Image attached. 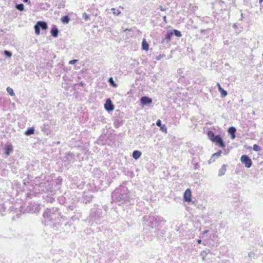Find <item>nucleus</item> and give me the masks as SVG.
<instances>
[{
  "label": "nucleus",
  "mask_w": 263,
  "mask_h": 263,
  "mask_svg": "<svg viewBox=\"0 0 263 263\" xmlns=\"http://www.w3.org/2000/svg\"><path fill=\"white\" fill-rule=\"evenodd\" d=\"M240 161L247 168H250L252 165L251 158L247 155H243L240 157Z\"/></svg>",
  "instance_id": "obj_6"
},
{
  "label": "nucleus",
  "mask_w": 263,
  "mask_h": 263,
  "mask_svg": "<svg viewBox=\"0 0 263 263\" xmlns=\"http://www.w3.org/2000/svg\"><path fill=\"white\" fill-rule=\"evenodd\" d=\"M34 128L33 127H29L27 129V130L25 132V135L26 136H30L31 135L34 134Z\"/></svg>",
  "instance_id": "obj_19"
},
{
  "label": "nucleus",
  "mask_w": 263,
  "mask_h": 263,
  "mask_svg": "<svg viewBox=\"0 0 263 263\" xmlns=\"http://www.w3.org/2000/svg\"><path fill=\"white\" fill-rule=\"evenodd\" d=\"M173 36V33L171 31H168L165 34L164 39L163 40L162 43H168L170 42L171 37Z\"/></svg>",
  "instance_id": "obj_11"
},
{
  "label": "nucleus",
  "mask_w": 263,
  "mask_h": 263,
  "mask_svg": "<svg viewBox=\"0 0 263 263\" xmlns=\"http://www.w3.org/2000/svg\"><path fill=\"white\" fill-rule=\"evenodd\" d=\"M83 18L85 20H87L89 18V15L87 14L86 12H84L82 14Z\"/></svg>",
  "instance_id": "obj_33"
},
{
  "label": "nucleus",
  "mask_w": 263,
  "mask_h": 263,
  "mask_svg": "<svg viewBox=\"0 0 263 263\" xmlns=\"http://www.w3.org/2000/svg\"><path fill=\"white\" fill-rule=\"evenodd\" d=\"M157 60H160V57H157Z\"/></svg>",
  "instance_id": "obj_43"
},
{
  "label": "nucleus",
  "mask_w": 263,
  "mask_h": 263,
  "mask_svg": "<svg viewBox=\"0 0 263 263\" xmlns=\"http://www.w3.org/2000/svg\"><path fill=\"white\" fill-rule=\"evenodd\" d=\"M236 131V129L235 127L231 126L229 127L228 132L231 135V137L232 139H234L235 138V133Z\"/></svg>",
  "instance_id": "obj_16"
},
{
  "label": "nucleus",
  "mask_w": 263,
  "mask_h": 263,
  "mask_svg": "<svg viewBox=\"0 0 263 263\" xmlns=\"http://www.w3.org/2000/svg\"><path fill=\"white\" fill-rule=\"evenodd\" d=\"M51 35L54 37H57L59 34V29L55 25H53L50 30Z\"/></svg>",
  "instance_id": "obj_14"
},
{
  "label": "nucleus",
  "mask_w": 263,
  "mask_h": 263,
  "mask_svg": "<svg viewBox=\"0 0 263 263\" xmlns=\"http://www.w3.org/2000/svg\"><path fill=\"white\" fill-rule=\"evenodd\" d=\"M192 193L190 189H187L183 194V200L185 202L191 201Z\"/></svg>",
  "instance_id": "obj_10"
},
{
  "label": "nucleus",
  "mask_w": 263,
  "mask_h": 263,
  "mask_svg": "<svg viewBox=\"0 0 263 263\" xmlns=\"http://www.w3.org/2000/svg\"><path fill=\"white\" fill-rule=\"evenodd\" d=\"M108 82L109 83V84L113 87L116 88L117 87V84L115 82L112 77H110L108 78Z\"/></svg>",
  "instance_id": "obj_22"
},
{
  "label": "nucleus",
  "mask_w": 263,
  "mask_h": 263,
  "mask_svg": "<svg viewBox=\"0 0 263 263\" xmlns=\"http://www.w3.org/2000/svg\"><path fill=\"white\" fill-rule=\"evenodd\" d=\"M111 11L114 14L116 15H119L121 13V11L116 8H112Z\"/></svg>",
  "instance_id": "obj_31"
},
{
  "label": "nucleus",
  "mask_w": 263,
  "mask_h": 263,
  "mask_svg": "<svg viewBox=\"0 0 263 263\" xmlns=\"http://www.w3.org/2000/svg\"><path fill=\"white\" fill-rule=\"evenodd\" d=\"M77 61H78V60H75V59L73 60H71L69 62V64L70 65H72V64H75Z\"/></svg>",
  "instance_id": "obj_34"
},
{
  "label": "nucleus",
  "mask_w": 263,
  "mask_h": 263,
  "mask_svg": "<svg viewBox=\"0 0 263 263\" xmlns=\"http://www.w3.org/2000/svg\"><path fill=\"white\" fill-rule=\"evenodd\" d=\"M160 10H161V11H164V8H163V7H162V6H160Z\"/></svg>",
  "instance_id": "obj_38"
},
{
  "label": "nucleus",
  "mask_w": 263,
  "mask_h": 263,
  "mask_svg": "<svg viewBox=\"0 0 263 263\" xmlns=\"http://www.w3.org/2000/svg\"><path fill=\"white\" fill-rule=\"evenodd\" d=\"M140 101L143 106H147L152 103V99L148 97L143 96L141 98Z\"/></svg>",
  "instance_id": "obj_9"
},
{
  "label": "nucleus",
  "mask_w": 263,
  "mask_h": 263,
  "mask_svg": "<svg viewBox=\"0 0 263 263\" xmlns=\"http://www.w3.org/2000/svg\"><path fill=\"white\" fill-rule=\"evenodd\" d=\"M253 149L255 152H259L261 148L258 145L255 144L253 146Z\"/></svg>",
  "instance_id": "obj_29"
},
{
  "label": "nucleus",
  "mask_w": 263,
  "mask_h": 263,
  "mask_svg": "<svg viewBox=\"0 0 263 263\" xmlns=\"http://www.w3.org/2000/svg\"><path fill=\"white\" fill-rule=\"evenodd\" d=\"M259 2L260 3H261L262 2H263V0H259Z\"/></svg>",
  "instance_id": "obj_39"
},
{
  "label": "nucleus",
  "mask_w": 263,
  "mask_h": 263,
  "mask_svg": "<svg viewBox=\"0 0 263 263\" xmlns=\"http://www.w3.org/2000/svg\"><path fill=\"white\" fill-rule=\"evenodd\" d=\"M35 33L37 35L40 33V30H46L48 28L47 23L45 21H38L34 26Z\"/></svg>",
  "instance_id": "obj_5"
},
{
  "label": "nucleus",
  "mask_w": 263,
  "mask_h": 263,
  "mask_svg": "<svg viewBox=\"0 0 263 263\" xmlns=\"http://www.w3.org/2000/svg\"><path fill=\"white\" fill-rule=\"evenodd\" d=\"M163 18L164 21L166 22V16H164L163 17Z\"/></svg>",
  "instance_id": "obj_37"
},
{
  "label": "nucleus",
  "mask_w": 263,
  "mask_h": 263,
  "mask_svg": "<svg viewBox=\"0 0 263 263\" xmlns=\"http://www.w3.org/2000/svg\"><path fill=\"white\" fill-rule=\"evenodd\" d=\"M251 252L249 253V254H248L249 256H251Z\"/></svg>",
  "instance_id": "obj_41"
},
{
  "label": "nucleus",
  "mask_w": 263,
  "mask_h": 263,
  "mask_svg": "<svg viewBox=\"0 0 263 263\" xmlns=\"http://www.w3.org/2000/svg\"><path fill=\"white\" fill-rule=\"evenodd\" d=\"M60 215V213L59 212V209L57 208H47L43 213V217L52 222L57 221V219L59 218Z\"/></svg>",
  "instance_id": "obj_3"
},
{
  "label": "nucleus",
  "mask_w": 263,
  "mask_h": 263,
  "mask_svg": "<svg viewBox=\"0 0 263 263\" xmlns=\"http://www.w3.org/2000/svg\"><path fill=\"white\" fill-rule=\"evenodd\" d=\"M61 21L64 24H68L70 21V18L68 15H64L61 17Z\"/></svg>",
  "instance_id": "obj_21"
},
{
  "label": "nucleus",
  "mask_w": 263,
  "mask_h": 263,
  "mask_svg": "<svg viewBox=\"0 0 263 263\" xmlns=\"http://www.w3.org/2000/svg\"><path fill=\"white\" fill-rule=\"evenodd\" d=\"M96 209L95 208L92 209L91 210V212L90 213L89 217L91 219H93L96 218Z\"/></svg>",
  "instance_id": "obj_27"
},
{
  "label": "nucleus",
  "mask_w": 263,
  "mask_h": 263,
  "mask_svg": "<svg viewBox=\"0 0 263 263\" xmlns=\"http://www.w3.org/2000/svg\"><path fill=\"white\" fill-rule=\"evenodd\" d=\"M157 60H160V57H157Z\"/></svg>",
  "instance_id": "obj_42"
},
{
  "label": "nucleus",
  "mask_w": 263,
  "mask_h": 263,
  "mask_svg": "<svg viewBox=\"0 0 263 263\" xmlns=\"http://www.w3.org/2000/svg\"><path fill=\"white\" fill-rule=\"evenodd\" d=\"M197 243H198V244H200V243H201V239H198V240H197Z\"/></svg>",
  "instance_id": "obj_36"
},
{
  "label": "nucleus",
  "mask_w": 263,
  "mask_h": 263,
  "mask_svg": "<svg viewBox=\"0 0 263 263\" xmlns=\"http://www.w3.org/2000/svg\"><path fill=\"white\" fill-rule=\"evenodd\" d=\"M4 54L6 57H8V58H10L12 55V52L9 50H5L4 51Z\"/></svg>",
  "instance_id": "obj_30"
},
{
  "label": "nucleus",
  "mask_w": 263,
  "mask_h": 263,
  "mask_svg": "<svg viewBox=\"0 0 263 263\" xmlns=\"http://www.w3.org/2000/svg\"><path fill=\"white\" fill-rule=\"evenodd\" d=\"M207 135L209 139L216 145L219 146L221 148H224L226 144L220 135H215L214 132L212 130H209L207 133Z\"/></svg>",
  "instance_id": "obj_4"
},
{
  "label": "nucleus",
  "mask_w": 263,
  "mask_h": 263,
  "mask_svg": "<svg viewBox=\"0 0 263 263\" xmlns=\"http://www.w3.org/2000/svg\"><path fill=\"white\" fill-rule=\"evenodd\" d=\"M236 26V24H234L233 27H235Z\"/></svg>",
  "instance_id": "obj_44"
},
{
  "label": "nucleus",
  "mask_w": 263,
  "mask_h": 263,
  "mask_svg": "<svg viewBox=\"0 0 263 263\" xmlns=\"http://www.w3.org/2000/svg\"><path fill=\"white\" fill-rule=\"evenodd\" d=\"M216 85H217V86L218 87V90L220 92L221 97L224 98L225 97H226L227 96V95H228L227 91L226 90H224L221 87V85H220V84L219 83H217Z\"/></svg>",
  "instance_id": "obj_13"
},
{
  "label": "nucleus",
  "mask_w": 263,
  "mask_h": 263,
  "mask_svg": "<svg viewBox=\"0 0 263 263\" xmlns=\"http://www.w3.org/2000/svg\"><path fill=\"white\" fill-rule=\"evenodd\" d=\"M7 92L11 96H14L15 93L14 92V91L13 90L12 88L9 87H8L7 88Z\"/></svg>",
  "instance_id": "obj_28"
},
{
  "label": "nucleus",
  "mask_w": 263,
  "mask_h": 263,
  "mask_svg": "<svg viewBox=\"0 0 263 263\" xmlns=\"http://www.w3.org/2000/svg\"><path fill=\"white\" fill-rule=\"evenodd\" d=\"M48 125H45V124H44L43 125V127L42 128V130L45 133H46V134L48 135Z\"/></svg>",
  "instance_id": "obj_32"
},
{
  "label": "nucleus",
  "mask_w": 263,
  "mask_h": 263,
  "mask_svg": "<svg viewBox=\"0 0 263 263\" xmlns=\"http://www.w3.org/2000/svg\"><path fill=\"white\" fill-rule=\"evenodd\" d=\"M104 108L108 111H112L115 109L114 105L109 98L106 99Z\"/></svg>",
  "instance_id": "obj_8"
},
{
  "label": "nucleus",
  "mask_w": 263,
  "mask_h": 263,
  "mask_svg": "<svg viewBox=\"0 0 263 263\" xmlns=\"http://www.w3.org/2000/svg\"><path fill=\"white\" fill-rule=\"evenodd\" d=\"M12 151V147L11 145H8L5 149V154L7 156H9L11 152Z\"/></svg>",
  "instance_id": "obj_25"
},
{
  "label": "nucleus",
  "mask_w": 263,
  "mask_h": 263,
  "mask_svg": "<svg viewBox=\"0 0 263 263\" xmlns=\"http://www.w3.org/2000/svg\"><path fill=\"white\" fill-rule=\"evenodd\" d=\"M127 189L125 186H121L120 189L116 190L112 193V197H115L117 202L123 203L128 199V194L126 192Z\"/></svg>",
  "instance_id": "obj_2"
},
{
  "label": "nucleus",
  "mask_w": 263,
  "mask_h": 263,
  "mask_svg": "<svg viewBox=\"0 0 263 263\" xmlns=\"http://www.w3.org/2000/svg\"><path fill=\"white\" fill-rule=\"evenodd\" d=\"M209 232V231L208 230H204L203 232H202V234L203 235H205L207 233H208Z\"/></svg>",
  "instance_id": "obj_35"
},
{
  "label": "nucleus",
  "mask_w": 263,
  "mask_h": 263,
  "mask_svg": "<svg viewBox=\"0 0 263 263\" xmlns=\"http://www.w3.org/2000/svg\"><path fill=\"white\" fill-rule=\"evenodd\" d=\"M156 125L160 128V130L165 133H167V128L165 124H162L161 121L159 119L156 121Z\"/></svg>",
  "instance_id": "obj_12"
},
{
  "label": "nucleus",
  "mask_w": 263,
  "mask_h": 263,
  "mask_svg": "<svg viewBox=\"0 0 263 263\" xmlns=\"http://www.w3.org/2000/svg\"><path fill=\"white\" fill-rule=\"evenodd\" d=\"M15 7L16 9L21 11L24 10V5L22 3L16 4Z\"/></svg>",
  "instance_id": "obj_24"
},
{
  "label": "nucleus",
  "mask_w": 263,
  "mask_h": 263,
  "mask_svg": "<svg viewBox=\"0 0 263 263\" xmlns=\"http://www.w3.org/2000/svg\"><path fill=\"white\" fill-rule=\"evenodd\" d=\"M83 202L85 203L89 202L93 197L91 192L89 191H84L83 193Z\"/></svg>",
  "instance_id": "obj_7"
},
{
  "label": "nucleus",
  "mask_w": 263,
  "mask_h": 263,
  "mask_svg": "<svg viewBox=\"0 0 263 263\" xmlns=\"http://www.w3.org/2000/svg\"><path fill=\"white\" fill-rule=\"evenodd\" d=\"M163 221L162 217L152 215H145L143 217V226L145 230L149 232L154 228H156Z\"/></svg>",
  "instance_id": "obj_1"
},
{
  "label": "nucleus",
  "mask_w": 263,
  "mask_h": 263,
  "mask_svg": "<svg viewBox=\"0 0 263 263\" xmlns=\"http://www.w3.org/2000/svg\"><path fill=\"white\" fill-rule=\"evenodd\" d=\"M221 153H222V151L219 150L217 153L213 154L210 161H209V163H210L212 162H214L216 158H218V157H219L221 155Z\"/></svg>",
  "instance_id": "obj_15"
},
{
  "label": "nucleus",
  "mask_w": 263,
  "mask_h": 263,
  "mask_svg": "<svg viewBox=\"0 0 263 263\" xmlns=\"http://www.w3.org/2000/svg\"><path fill=\"white\" fill-rule=\"evenodd\" d=\"M142 153L141 152L138 150H135L133 152L132 156L135 159L137 160L140 157Z\"/></svg>",
  "instance_id": "obj_17"
},
{
  "label": "nucleus",
  "mask_w": 263,
  "mask_h": 263,
  "mask_svg": "<svg viewBox=\"0 0 263 263\" xmlns=\"http://www.w3.org/2000/svg\"><path fill=\"white\" fill-rule=\"evenodd\" d=\"M171 31L173 33V35H175L177 37H181L182 35L180 31L178 30L174 29Z\"/></svg>",
  "instance_id": "obj_26"
},
{
  "label": "nucleus",
  "mask_w": 263,
  "mask_h": 263,
  "mask_svg": "<svg viewBox=\"0 0 263 263\" xmlns=\"http://www.w3.org/2000/svg\"><path fill=\"white\" fill-rule=\"evenodd\" d=\"M226 165L225 164H223L219 170L218 176H222L224 175L226 173Z\"/></svg>",
  "instance_id": "obj_18"
},
{
  "label": "nucleus",
  "mask_w": 263,
  "mask_h": 263,
  "mask_svg": "<svg viewBox=\"0 0 263 263\" xmlns=\"http://www.w3.org/2000/svg\"><path fill=\"white\" fill-rule=\"evenodd\" d=\"M211 252L210 251V250H204L203 251H202L201 252V255L202 256V260H204L205 259V257L206 256V255L209 254V253H210Z\"/></svg>",
  "instance_id": "obj_23"
},
{
  "label": "nucleus",
  "mask_w": 263,
  "mask_h": 263,
  "mask_svg": "<svg viewBox=\"0 0 263 263\" xmlns=\"http://www.w3.org/2000/svg\"><path fill=\"white\" fill-rule=\"evenodd\" d=\"M142 49L147 51L149 49V45L145 39H143L142 42Z\"/></svg>",
  "instance_id": "obj_20"
},
{
  "label": "nucleus",
  "mask_w": 263,
  "mask_h": 263,
  "mask_svg": "<svg viewBox=\"0 0 263 263\" xmlns=\"http://www.w3.org/2000/svg\"><path fill=\"white\" fill-rule=\"evenodd\" d=\"M204 31V30H201V33H203Z\"/></svg>",
  "instance_id": "obj_40"
}]
</instances>
